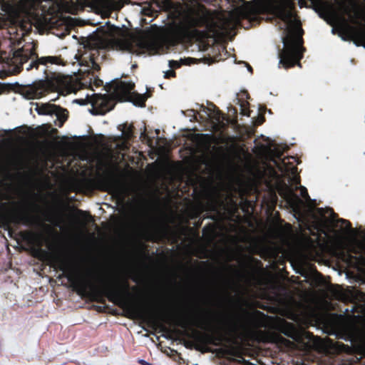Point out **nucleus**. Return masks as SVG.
<instances>
[{"label": "nucleus", "instance_id": "obj_18", "mask_svg": "<svg viewBox=\"0 0 365 365\" xmlns=\"http://www.w3.org/2000/svg\"><path fill=\"white\" fill-rule=\"evenodd\" d=\"M144 365H150L148 363H145Z\"/></svg>", "mask_w": 365, "mask_h": 365}, {"label": "nucleus", "instance_id": "obj_1", "mask_svg": "<svg viewBox=\"0 0 365 365\" xmlns=\"http://www.w3.org/2000/svg\"><path fill=\"white\" fill-rule=\"evenodd\" d=\"M232 4L230 11H211L203 5H187L174 3L170 0H156L147 9L145 15L153 16L157 9L168 13L170 29L176 34L215 44L224 38L232 39L236 34L235 29L242 19L251 24L259 22L262 15H272L279 21L283 30V48L279 52V63L284 68L299 65L304 48L302 46L301 21L295 11V4L300 7L313 6L324 9V0H227Z\"/></svg>", "mask_w": 365, "mask_h": 365}, {"label": "nucleus", "instance_id": "obj_2", "mask_svg": "<svg viewBox=\"0 0 365 365\" xmlns=\"http://www.w3.org/2000/svg\"><path fill=\"white\" fill-rule=\"evenodd\" d=\"M263 150L272 164H248L247 180L256 190L261 185H264L273 202L277 200L278 193L294 214L301 217L304 202L294 192L299 189L300 195L308 206L307 215L312 224L308 226H312L316 231V233L312 231L315 238L302 236L301 247L307 257L316 258L324 245L329 243L348 267L365 272V229L353 230L349 221L336 220L331 209L315 208V203L309 197L306 187L300 185L297 158L289 156L281 159L284 151L283 147L267 143Z\"/></svg>", "mask_w": 365, "mask_h": 365}, {"label": "nucleus", "instance_id": "obj_16", "mask_svg": "<svg viewBox=\"0 0 365 365\" xmlns=\"http://www.w3.org/2000/svg\"><path fill=\"white\" fill-rule=\"evenodd\" d=\"M359 36L365 41V26H363V29L358 31Z\"/></svg>", "mask_w": 365, "mask_h": 365}, {"label": "nucleus", "instance_id": "obj_10", "mask_svg": "<svg viewBox=\"0 0 365 365\" xmlns=\"http://www.w3.org/2000/svg\"><path fill=\"white\" fill-rule=\"evenodd\" d=\"M247 98H248L247 93L245 91H243L237 95V97L234 101V102L236 105L239 106V108L240 110V113L242 115L248 116L250 115V110L248 108L249 103L247 101Z\"/></svg>", "mask_w": 365, "mask_h": 365}, {"label": "nucleus", "instance_id": "obj_15", "mask_svg": "<svg viewBox=\"0 0 365 365\" xmlns=\"http://www.w3.org/2000/svg\"><path fill=\"white\" fill-rule=\"evenodd\" d=\"M183 113L185 116L190 118V121H194L197 120V113L195 110V108L191 109H188L185 111H183Z\"/></svg>", "mask_w": 365, "mask_h": 365}, {"label": "nucleus", "instance_id": "obj_13", "mask_svg": "<svg viewBox=\"0 0 365 365\" xmlns=\"http://www.w3.org/2000/svg\"><path fill=\"white\" fill-rule=\"evenodd\" d=\"M119 129L122 131V135L125 140H128L133 135V127L127 123L119 125Z\"/></svg>", "mask_w": 365, "mask_h": 365}, {"label": "nucleus", "instance_id": "obj_3", "mask_svg": "<svg viewBox=\"0 0 365 365\" xmlns=\"http://www.w3.org/2000/svg\"><path fill=\"white\" fill-rule=\"evenodd\" d=\"M106 49L136 55H150L154 53L155 46L153 41L145 34L131 35L125 29L106 24L85 40L75 56L80 66L78 73L80 75L87 73L86 76L73 79L71 76L52 72L49 70L50 66L59 64L60 59L54 56L41 57L32 61L26 69L36 68L40 70L44 73L46 81L24 86L21 90L22 95L28 99H38L50 91L66 96L83 88L89 87L94 91V87L103 85V81L97 78L95 72L100 69L99 63L105 56Z\"/></svg>", "mask_w": 365, "mask_h": 365}, {"label": "nucleus", "instance_id": "obj_7", "mask_svg": "<svg viewBox=\"0 0 365 365\" xmlns=\"http://www.w3.org/2000/svg\"><path fill=\"white\" fill-rule=\"evenodd\" d=\"M195 110L197 113V120L205 123L208 128L214 132H219L224 128L225 117L212 103H210L207 107L196 104Z\"/></svg>", "mask_w": 365, "mask_h": 365}, {"label": "nucleus", "instance_id": "obj_6", "mask_svg": "<svg viewBox=\"0 0 365 365\" xmlns=\"http://www.w3.org/2000/svg\"><path fill=\"white\" fill-rule=\"evenodd\" d=\"M336 336L350 341L358 349L365 351V328H359L354 322L341 320L333 327Z\"/></svg>", "mask_w": 365, "mask_h": 365}, {"label": "nucleus", "instance_id": "obj_14", "mask_svg": "<svg viewBox=\"0 0 365 365\" xmlns=\"http://www.w3.org/2000/svg\"><path fill=\"white\" fill-rule=\"evenodd\" d=\"M180 63L176 61H169V67L171 70H168L166 71H163L164 78H169L170 77H174L175 75V71L173 70V68H178L180 66Z\"/></svg>", "mask_w": 365, "mask_h": 365}, {"label": "nucleus", "instance_id": "obj_4", "mask_svg": "<svg viewBox=\"0 0 365 365\" xmlns=\"http://www.w3.org/2000/svg\"><path fill=\"white\" fill-rule=\"evenodd\" d=\"M56 266L72 284L73 288L80 292L83 293L89 289L95 295H104L110 302L124 308L133 318L144 319L154 317L155 313L153 310L139 307L127 299L128 285L123 289L117 283L96 284L83 277L73 265L63 259L57 262Z\"/></svg>", "mask_w": 365, "mask_h": 365}, {"label": "nucleus", "instance_id": "obj_12", "mask_svg": "<svg viewBox=\"0 0 365 365\" xmlns=\"http://www.w3.org/2000/svg\"><path fill=\"white\" fill-rule=\"evenodd\" d=\"M213 50L217 51L219 54L212 56V62H217L226 58V52L225 51V48L221 45H217Z\"/></svg>", "mask_w": 365, "mask_h": 365}, {"label": "nucleus", "instance_id": "obj_9", "mask_svg": "<svg viewBox=\"0 0 365 365\" xmlns=\"http://www.w3.org/2000/svg\"><path fill=\"white\" fill-rule=\"evenodd\" d=\"M38 113L42 115H55L62 124L68 117V111L53 104H42L36 108Z\"/></svg>", "mask_w": 365, "mask_h": 365}, {"label": "nucleus", "instance_id": "obj_11", "mask_svg": "<svg viewBox=\"0 0 365 365\" xmlns=\"http://www.w3.org/2000/svg\"><path fill=\"white\" fill-rule=\"evenodd\" d=\"M282 332L295 341L302 339V331L292 324H286L283 327Z\"/></svg>", "mask_w": 365, "mask_h": 365}, {"label": "nucleus", "instance_id": "obj_5", "mask_svg": "<svg viewBox=\"0 0 365 365\" xmlns=\"http://www.w3.org/2000/svg\"><path fill=\"white\" fill-rule=\"evenodd\" d=\"M133 90L134 83L115 81L106 86L109 95L88 93L85 99H78L76 101L81 105L91 103L97 114H103L113 109L115 101H132L138 106H144L149 96L136 93Z\"/></svg>", "mask_w": 365, "mask_h": 365}, {"label": "nucleus", "instance_id": "obj_17", "mask_svg": "<svg viewBox=\"0 0 365 365\" xmlns=\"http://www.w3.org/2000/svg\"><path fill=\"white\" fill-rule=\"evenodd\" d=\"M237 109L236 108H234V107H233V108H232V107H231V108H230V112H232V113H233V114L236 113H237Z\"/></svg>", "mask_w": 365, "mask_h": 365}, {"label": "nucleus", "instance_id": "obj_8", "mask_svg": "<svg viewBox=\"0 0 365 365\" xmlns=\"http://www.w3.org/2000/svg\"><path fill=\"white\" fill-rule=\"evenodd\" d=\"M330 14L339 23L347 24L348 20L356 24L359 11L344 2H339L336 8H330Z\"/></svg>", "mask_w": 365, "mask_h": 365}]
</instances>
